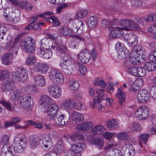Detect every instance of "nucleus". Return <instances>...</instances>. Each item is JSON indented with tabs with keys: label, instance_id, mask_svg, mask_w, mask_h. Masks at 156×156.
I'll use <instances>...</instances> for the list:
<instances>
[{
	"label": "nucleus",
	"instance_id": "nucleus-42",
	"mask_svg": "<svg viewBox=\"0 0 156 156\" xmlns=\"http://www.w3.org/2000/svg\"><path fill=\"white\" fill-rule=\"evenodd\" d=\"M59 32L65 36H71L72 34V30L66 27H63L61 28L59 30Z\"/></svg>",
	"mask_w": 156,
	"mask_h": 156
},
{
	"label": "nucleus",
	"instance_id": "nucleus-61",
	"mask_svg": "<svg viewBox=\"0 0 156 156\" xmlns=\"http://www.w3.org/2000/svg\"><path fill=\"white\" fill-rule=\"evenodd\" d=\"M65 139L66 141L72 146L74 145L76 143V141L74 135L71 136H68L66 137Z\"/></svg>",
	"mask_w": 156,
	"mask_h": 156
},
{
	"label": "nucleus",
	"instance_id": "nucleus-22",
	"mask_svg": "<svg viewBox=\"0 0 156 156\" xmlns=\"http://www.w3.org/2000/svg\"><path fill=\"white\" fill-rule=\"evenodd\" d=\"M71 117L73 122L77 124L82 122L84 120L83 115L75 111L72 112Z\"/></svg>",
	"mask_w": 156,
	"mask_h": 156
},
{
	"label": "nucleus",
	"instance_id": "nucleus-4",
	"mask_svg": "<svg viewBox=\"0 0 156 156\" xmlns=\"http://www.w3.org/2000/svg\"><path fill=\"white\" fill-rule=\"evenodd\" d=\"M28 71L26 68L20 66L16 68L12 73L13 77L17 81H26L28 77Z\"/></svg>",
	"mask_w": 156,
	"mask_h": 156
},
{
	"label": "nucleus",
	"instance_id": "nucleus-20",
	"mask_svg": "<svg viewBox=\"0 0 156 156\" xmlns=\"http://www.w3.org/2000/svg\"><path fill=\"white\" fill-rule=\"evenodd\" d=\"M40 142L41 147L45 150L50 149L53 145L52 138L50 136L47 135L42 140H41Z\"/></svg>",
	"mask_w": 156,
	"mask_h": 156
},
{
	"label": "nucleus",
	"instance_id": "nucleus-17",
	"mask_svg": "<svg viewBox=\"0 0 156 156\" xmlns=\"http://www.w3.org/2000/svg\"><path fill=\"white\" fill-rule=\"evenodd\" d=\"M119 23L122 26L126 27L123 28H129V30L130 28L138 29L137 25L135 21L130 19H123L119 21Z\"/></svg>",
	"mask_w": 156,
	"mask_h": 156
},
{
	"label": "nucleus",
	"instance_id": "nucleus-57",
	"mask_svg": "<svg viewBox=\"0 0 156 156\" xmlns=\"http://www.w3.org/2000/svg\"><path fill=\"white\" fill-rule=\"evenodd\" d=\"M116 137L120 140H125L127 139L129 136L127 133L122 132L117 134L116 135Z\"/></svg>",
	"mask_w": 156,
	"mask_h": 156
},
{
	"label": "nucleus",
	"instance_id": "nucleus-43",
	"mask_svg": "<svg viewBox=\"0 0 156 156\" xmlns=\"http://www.w3.org/2000/svg\"><path fill=\"white\" fill-rule=\"evenodd\" d=\"M105 129L101 125L94 127L92 129V133L94 134L100 135L104 132Z\"/></svg>",
	"mask_w": 156,
	"mask_h": 156
},
{
	"label": "nucleus",
	"instance_id": "nucleus-25",
	"mask_svg": "<svg viewBox=\"0 0 156 156\" xmlns=\"http://www.w3.org/2000/svg\"><path fill=\"white\" fill-rule=\"evenodd\" d=\"M12 9L11 13L8 17L5 18V20L14 23H16L19 21V17L16 16V12L15 11H16L15 7H13Z\"/></svg>",
	"mask_w": 156,
	"mask_h": 156
},
{
	"label": "nucleus",
	"instance_id": "nucleus-5",
	"mask_svg": "<svg viewBox=\"0 0 156 156\" xmlns=\"http://www.w3.org/2000/svg\"><path fill=\"white\" fill-rule=\"evenodd\" d=\"M7 42L5 46V49H7L9 46L10 47L9 49V51L10 54L14 58L16 56L18 51L19 50V47L16 42L14 41L12 43L13 41L12 37L10 36L7 37Z\"/></svg>",
	"mask_w": 156,
	"mask_h": 156
},
{
	"label": "nucleus",
	"instance_id": "nucleus-23",
	"mask_svg": "<svg viewBox=\"0 0 156 156\" xmlns=\"http://www.w3.org/2000/svg\"><path fill=\"white\" fill-rule=\"evenodd\" d=\"M52 99L49 96L43 95L40 98V104L43 107H47L52 102Z\"/></svg>",
	"mask_w": 156,
	"mask_h": 156
},
{
	"label": "nucleus",
	"instance_id": "nucleus-3",
	"mask_svg": "<svg viewBox=\"0 0 156 156\" xmlns=\"http://www.w3.org/2000/svg\"><path fill=\"white\" fill-rule=\"evenodd\" d=\"M48 74L50 80L53 83L60 84L64 82L65 78L63 75L58 70L52 69Z\"/></svg>",
	"mask_w": 156,
	"mask_h": 156
},
{
	"label": "nucleus",
	"instance_id": "nucleus-24",
	"mask_svg": "<svg viewBox=\"0 0 156 156\" xmlns=\"http://www.w3.org/2000/svg\"><path fill=\"white\" fill-rule=\"evenodd\" d=\"M35 85L38 87H42L46 84V80L43 76L38 75L34 76L33 78Z\"/></svg>",
	"mask_w": 156,
	"mask_h": 156
},
{
	"label": "nucleus",
	"instance_id": "nucleus-48",
	"mask_svg": "<svg viewBox=\"0 0 156 156\" xmlns=\"http://www.w3.org/2000/svg\"><path fill=\"white\" fill-rule=\"evenodd\" d=\"M88 11L86 9H81L77 13L76 16L77 18H84L88 14Z\"/></svg>",
	"mask_w": 156,
	"mask_h": 156
},
{
	"label": "nucleus",
	"instance_id": "nucleus-64",
	"mask_svg": "<svg viewBox=\"0 0 156 156\" xmlns=\"http://www.w3.org/2000/svg\"><path fill=\"white\" fill-rule=\"evenodd\" d=\"M121 154L122 151L117 149H115L113 151H110L109 156H122Z\"/></svg>",
	"mask_w": 156,
	"mask_h": 156
},
{
	"label": "nucleus",
	"instance_id": "nucleus-14",
	"mask_svg": "<svg viewBox=\"0 0 156 156\" xmlns=\"http://www.w3.org/2000/svg\"><path fill=\"white\" fill-rule=\"evenodd\" d=\"M59 109L58 105L55 103L52 104L47 109V112L48 118L50 120H53L58 115Z\"/></svg>",
	"mask_w": 156,
	"mask_h": 156
},
{
	"label": "nucleus",
	"instance_id": "nucleus-2",
	"mask_svg": "<svg viewBox=\"0 0 156 156\" xmlns=\"http://www.w3.org/2000/svg\"><path fill=\"white\" fill-rule=\"evenodd\" d=\"M14 146L13 150L17 153L22 152L26 147L27 144V138L24 134L16 135L14 139Z\"/></svg>",
	"mask_w": 156,
	"mask_h": 156
},
{
	"label": "nucleus",
	"instance_id": "nucleus-30",
	"mask_svg": "<svg viewBox=\"0 0 156 156\" xmlns=\"http://www.w3.org/2000/svg\"><path fill=\"white\" fill-rule=\"evenodd\" d=\"M75 38V41L72 42L70 44V47L73 49L77 48L78 47L79 43L78 42H83L85 39L83 37L78 35L75 34L73 35Z\"/></svg>",
	"mask_w": 156,
	"mask_h": 156
},
{
	"label": "nucleus",
	"instance_id": "nucleus-38",
	"mask_svg": "<svg viewBox=\"0 0 156 156\" xmlns=\"http://www.w3.org/2000/svg\"><path fill=\"white\" fill-rule=\"evenodd\" d=\"M86 144L83 143H75L74 145L71 146L72 150H76L77 151H80L85 150L86 148Z\"/></svg>",
	"mask_w": 156,
	"mask_h": 156
},
{
	"label": "nucleus",
	"instance_id": "nucleus-8",
	"mask_svg": "<svg viewBox=\"0 0 156 156\" xmlns=\"http://www.w3.org/2000/svg\"><path fill=\"white\" fill-rule=\"evenodd\" d=\"M33 39L30 38L27 41H22L20 44L21 48L26 53H32L34 51L35 46L33 43Z\"/></svg>",
	"mask_w": 156,
	"mask_h": 156
},
{
	"label": "nucleus",
	"instance_id": "nucleus-9",
	"mask_svg": "<svg viewBox=\"0 0 156 156\" xmlns=\"http://www.w3.org/2000/svg\"><path fill=\"white\" fill-rule=\"evenodd\" d=\"M150 110L147 107L143 106L140 107L135 111V115L139 119L145 120L149 116Z\"/></svg>",
	"mask_w": 156,
	"mask_h": 156
},
{
	"label": "nucleus",
	"instance_id": "nucleus-27",
	"mask_svg": "<svg viewBox=\"0 0 156 156\" xmlns=\"http://www.w3.org/2000/svg\"><path fill=\"white\" fill-rule=\"evenodd\" d=\"M129 145L125 144L122 147V156H133L135 154V149L128 148Z\"/></svg>",
	"mask_w": 156,
	"mask_h": 156
},
{
	"label": "nucleus",
	"instance_id": "nucleus-59",
	"mask_svg": "<svg viewBox=\"0 0 156 156\" xmlns=\"http://www.w3.org/2000/svg\"><path fill=\"white\" fill-rule=\"evenodd\" d=\"M145 20L147 22H156V14L152 13L148 15Z\"/></svg>",
	"mask_w": 156,
	"mask_h": 156
},
{
	"label": "nucleus",
	"instance_id": "nucleus-36",
	"mask_svg": "<svg viewBox=\"0 0 156 156\" xmlns=\"http://www.w3.org/2000/svg\"><path fill=\"white\" fill-rule=\"evenodd\" d=\"M119 22V20L116 19L112 20L109 21L107 19H104L102 21V26L104 28H106L109 25H115L118 24Z\"/></svg>",
	"mask_w": 156,
	"mask_h": 156
},
{
	"label": "nucleus",
	"instance_id": "nucleus-37",
	"mask_svg": "<svg viewBox=\"0 0 156 156\" xmlns=\"http://www.w3.org/2000/svg\"><path fill=\"white\" fill-rule=\"evenodd\" d=\"M73 100L69 98L66 99L61 104V106L65 109H72Z\"/></svg>",
	"mask_w": 156,
	"mask_h": 156
},
{
	"label": "nucleus",
	"instance_id": "nucleus-39",
	"mask_svg": "<svg viewBox=\"0 0 156 156\" xmlns=\"http://www.w3.org/2000/svg\"><path fill=\"white\" fill-rule=\"evenodd\" d=\"M144 67L148 71H153L156 69V64L152 62H147L144 64Z\"/></svg>",
	"mask_w": 156,
	"mask_h": 156
},
{
	"label": "nucleus",
	"instance_id": "nucleus-6",
	"mask_svg": "<svg viewBox=\"0 0 156 156\" xmlns=\"http://www.w3.org/2000/svg\"><path fill=\"white\" fill-rule=\"evenodd\" d=\"M32 98L30 96L27 94H24L20 99V105L27 111L31 110L32 108Z\"/></svg>",
	"mask_w": 156,
	"mask_h": 156
},
{
	"label": "nucleus",
	"instance_id": "nucleus-50",
	"mask_svg": "<svg viewBox=\"0 0 156 156\" xmlns=\"http://www.w3.org/2000/svg\"><path fill=\"white\" fill-rule=\"evenodd\" d=\"M35 61L36 58L34 55H30L27 56L26 63L27 65L32 66L34 63Z\"/></svg>",
	"mask_w": 156,
	"mask_h": 156
},
{
	"label": "nucleus",
	"instance_id": "nucleus-63",
	"mask_svg": "<svg viewBox=\"0 0 156 156\" xmlns=\"http://www.w3.org/2000/svg\"><path fill=\"white\" fill-rule=\"evenodd\" d=\"M137 67L138 66H134L130 67L127 69V72L130 74L136 76L137 73Z\"/></svg>",
	"mask_w": 156,
	"mask_h": 156
},
{
	"label": "nucleus",
	"instance_id": "nucleus-45",
	"mask_svg": "<svg viewBox=\"0 0 156 156\" xmlns=\"http://www.w3.org/2000/svg\"><path fill=\"white\" fill-rule=\"evenodd\" d=\"M97 23V19L94 16H91L89 18L88 24L91 28H93L96 27Z\"/></svg>",
	"mask_w": 156,
	"mask_h": 156
},
{
	"label": "nucleus",
	"instance_id": "nucleus-52",
	"mask_svg": "<svg viewBox=\"0 0 156 156\" xmlns=\"http://www.w3.org/2000/svg\"><path fill=\"white\" fill-rule=\"evenodd\" d=\"M115 144L114 143H108L105 146V150L107 153V154L109 156V153L110 151H113L115 149Z\"/></svg>",
	"mask_w": 156,
	"mask_h": 156
},
{
	"label": "nucleus",
	"instance_id": "nucleus-10",
	"mask_svg": "<svg viewBox=\"0 0 156 156\" xmlns=\"http://www.w3.org/2000/svg\"><path fill=\"white\" fill-rule=\"evenodd\" d=\"M47 89L50 96L54 98H58L61 95V88L60 87L56 84L50 85Z\"/></svg>",
	"mask_w": 156,
	"mask_h": 156
},
{
	"label": "nucleus",
	"instance_id": "nucleus-31",
	"mask_svg": "<svg viewBox=\"0 0 156 156\" xmlns=\"http://www.w3.org/2000/svg\"><path fill=\"white\" fill-rule=\"evenodd\" d=\"M129 132H140L142 129V126L138 123L134 122L129 125L128 128Z\"/></svg>",
	"mask_w": 156,
	"mask_h": 156
},
{
	"label": "nucleus",
	"instance_id": "nucleus-12",
	"mask_svg": "<svg viewBox=\"0 0 156 156\" xmlns=\"http://www.w3.org/2000/svg\"><path fill=\"white\" fill-rule=\"evenodd\" d=\"M137 99L139 103L149 102L150 100L149 92L145 89L140 90L137 93Z\"/></svg>",
	"mask_w": 156,
	"mask_h": 156
},
{
	"label": "nucleus",
	"instance_id": "nucleus-51",
	"mask_svg": "<svg viewBox=\"0 0 156 156\" xmlns=\"http://www.w3.org/2000/svg\"><path fill=\"white\" fill-rule=\"evenodd\" d=\"M69 87L71 90H76L79 87V84L77 81L70 80L69 82Z\"/></svg>",
	"mask_w": 156,
	"mask_h": 156
},
{
	"label": "nucleus",
	"instance_id": "nucleus-26",
	"mask_svg": "<svg viewBox=\"0 0 156 156\" xmlns=\"http://www.w3.org/2000/svg\"><path fill=\"white\" fill-rule=\"evenodd\" d=\"M83 22L82 21H78L73 24L72 30L75 33L80 34L83 32Z\"/></svg>",
	"mask_w": 156,
	"mask_h": 156
},
{
	"label": "nucleus",
	"instance_id": "nucleus-54",
	"mask_svg": "<svg viewBox=\"0 0 156 156\" xmlns=\"http://www.w3.org/2000/svg\"><path fill=\"white\" fill-rule=\"evenodd\" d=\"M77 64L79 68V70L80 75H85L87 72V68L79 62H77Z\"/></svg>",
	"mask_w": 156,
	"mask_h": 156
},
{
	"label": "nucleus",
	"instance_id": "nucleus-1",
	"mask_svg": "<svg viewBox=\"0 0 156 156\" xmlns=\"http://www.w3.org/2000/svg\"><path fill=\"white\" fill-rule=\"evenodd\" d=\"M55 42L54 44H52L51 42H49L47 40L43 39L41 41V46L40 48V52L41 56L43 58L45 59H48L52 56V52L50 48L51 46V48L53 49H54L58 47V45L55 44Z\"/></svg>",
	"mask_w": 156,
	"mask_h": 156
},
{
	"label": "nucleus",
	"instance_id": "nucleus-16",
	"mask_svg": "<svg viewBox=\"0 0 156 156\" xmlns=\"http://www.w3.org/2000/svg\"><path fill=\"white\" fill-rule=\"evenodd\" d=\"M69 113H68L67 116L61 113H58L55 119V121L58 126H63L68 122L69 119Z\"/></svg>",
	"mask_w": 156,
	"mask_h": 156
},
{
	"label": "nucleus",
	"instance_id": "nucleus-15",
	"mask_svg": "<svg viewBox=\"0 0 156 156\" xmlns=\"http://www.w3.org/2000/svg\"><path fill=\"white\" fill-rule=\"evenodd\" d=\"M129 31V28L122 27L113 28L111 30L109 36L111 38H118L122 37L124 34L123 30Z\"/></svg>",
	"mask_w": 156,
	"mask_h": 156
},
{
	"label": "nucleus",
	"instance_id": "nucleus-11",
	"mask_svg": "<svg viewBox=\"0 0 156 156\" xmlns=\"http://www.w3.org/2000/svg\"><path fill=\"white\" fill-rule=\"evenodd\" d=\"M105 91V89H97L96 91L97 93L98 94V96L94 100V102L93 103L90 102V106L93 108L97 107L98 109H101V105L100 104V102L101 101L105 99L103 93Z\"/></svg>",
	"mask_w": 156,
	"mask_h": 156
},
{
	"label": "nucleus",
	"instance_id": "nucleus-32",
	"mask_svg": "<svg viewBox=\"0 0 156 156\" xmlns=\"http://www.w3.org/2000/svg\"><path fill=\"white\" fill-rule=\"evenodd\" d=\"M107 127L110 130L117 129L119 128V122L116 119L109 120L107 123Z\"/></svg>",
	"mask_w": 156,
	"mask_h": 156
},
{
	"label": "nucleus",
	"instance_id": "nucleus-33",
	"mask_svg": "<svg viewBox=\"0 0 156 156\" xmlns=\"http://www.w3.org/2000/svg\"><path fill=\"white\" fill-rule=\"evenodd\" d=\"M21 96V92L19 90H15L10 92L9 94V98L12 101L18 100Z\"/></svg>",
	"mask_w": 156,
	"mask_h": 156
},
{
	"label": "nucleus",
	"instance_id": "nucleus-35",
	"mask_svg": "<svg viewBox=\"0 0 156 156\" xmlns=\"http://www.w3.org/2000/svg\"><path fill=\"white\" fill-rule=\"evenodd\" d=\"M92 127L93 124L92 122H88L79 124L76 127V129L79 130H87L91 129Z\"/></svg>",
	"mask_w": 156,
	"mask_h": 156
},
{
	"label": "nucleus",
	"instance_id": "nucleus-55",
	"mask_svg": "<svg viewBox=\"0 0 156 156\" xmlns=\"http://www.w3.org/2000/svg\"><path fill=\"white\" fill-rule=\"evenodd\" d=\"M13 147L11 146H9L6 151H2L1 154L2 156H14L12 154Z\"/></svg>",
	"mask_w": 156,
	"mask_h": 156
},
{
	"label": "nucleus",
	"instance_id": "nucleus-7",
	"mask_svg": "<svg viewBox=\"0 0 156 156\" xmlns=\"http://www.w3.org/2000/svg\"><path fill=\"white\" fill-rule=\"evenodd\" d=\"M57 50L58 52L64 54V55L62 56V60L60 63H64L67 64H72V58L71 55L68 53V50L65 46H59L57 48Z\"/></svg>",
	"mask_w": 156,
	"mask_h": 156
},
{
	"label": "nucleus",
	"instance_id": "nucleus-46",
	"mask_svg": "<svg viewBox=\"0 0 156 156\" xmlns=\"http://www.w3.org/2000/svg\"><path fill=\"white\" fill-rule=\"evenodd\" d=\"M55 150L58 153H61L64 150V147L63 143L61 140H59L58 141L57 144L55 146Z\"/></svg>",
	"mask_w": 156,
	"mask_h": 156
},
{
	"label": "nucleus",
	"instance_id": "nucleus-49",
	"mask_svg": "<svg viewBox=\"0 0 156 156\" xmlns=\"http://www.w3.org/2000/svg\"><path fill=\"white\" fill-rule=\"evenodd\" d=\"M66 156H81V152L77 151L76 150H72L71 147L69 151L67 150L66 152Z\"/></svg>",
	"mask_w": 156,
	"mask_h": 156
},
{
	"label": "nucleus",
	"instance_id": "nucleus-13",
	"mask_svg": "<svg viewBox=\"0 0 156 156\" xmlns=\"http://www.w3.org/2000/svg\"><path fill=\"white\" fill-rule=\"evenodd\" d=\"M15 87V82L12 79L8 78L4 81L2 83V90L5 92L13 90Z\"/></svg>",
	"mask_w": 156,
	"mask_h": 156
},
{
	"label": "nucleus",
	"instance_id": "nucleus-53",
	"mask_svg": "<svg viewBox=\"0 0 156 156\" xmlns=\"http://www.w3.org/2000/svg\"><path fill=\"white\" fill-rule=\"evenodd\" d=\"M130 3L132 7H140L142 5V0H131Z\"/></svg>",
	"mask_w": 156,
	"mask_h": 156
},
{
	"label": "nucleus",
	"instance_id": "nucleus-18",
	"mask_svg": "<svg viewBox=\"0 0 156 156\" xmlns=\"http://www.w3.org/2000/svg\"><path fill=\"white\" fill-rule=\"evenodd\" d=\"M91 56V54L88 50L83 49L79 54L78 58L81 62L86 63L89 62Z\"/></svg>",
	"mask_w": 156,
	"mask_h": 156
},
{
	"label": "nucleus",
	"instance_id": "nucleus-41",
	"mask_svg": "<svg viewBox=\"0 0 156 156\" xmlns=\"http://www.w3.org/2000/svg\"><path fill=\"white\" fill-rule=\"evenodd\" d=\"M44 20L47 22H52V25L54 26H58L60 24L59 20L56 16L46 17L44 18Z\"/></svg>",
	"mask_w": 156,
	"mask_h": 156
},
{
	"label": "nucleus",
	"instance_id": "nucleus-19",
	"mask_svg": "<svg viewBox=\"0 0 156 156\" xmlns=\"http://www.w3.org/2000/svg\"><path fill=\"white\" fill-rule=\"evenodd\" d=\"M72 64L60 63V67L62 72L65 74L70 75L74 73L76 70V65Z\"/></svg>",
	"mask_w": 156,
	"mask_h": 156
},
{
	"label": "nucleus",
	"instance_id": "nucleus-58",
	"mask_svg": "<svg viewBox=\"0 0 156 156\" xmlns=\"http://www.w3.org/2000/svg\"><path fill=\"white\" fill-rule=\"evenodd\" d=\"M149 136V135L148 134H141L139 137V141L142 142L144 144H146Z\"/></svg>",
	"mask_w": 156,
	"mask_h": 156
},
{
	"label": "nucleus",
	"instance_id": "nucleus-56",
	"mask_svg": "<svg viewBox=\"0 0 156 156\" xmlns=\"http://www.w3.org/2000/svg\"><path fill=\"white\" fill-rule=\"evenodd\" d=\"M136 76L141 77L146 75V71L144 68H143L141 67L138 66Z\"/></svg>",
	"mask_w": 156,
	"mask_h": 156
},
{
	"label": "nucleus",
	"instance_id": "nucleus-40",
	"mask_svg": "<svg viewBox=\"0 0 156 156\" xmlns=\"http://www.w3.org/2000/svg\"><path fill=\"white\" fill-rule=\"evenodd\" d=\"M0 104L9 111L12 112L14 111V108L12 107V105L9 101L2 100L0 101Z\"/></svg>",
	"mask_w": 156,
	"mask_h": 156
},
{
	"label": "nucleus",
	"instance_id": "nucleus-60",
	"mask_svg": "<svg viewBox=\"0 0 156 156\" xmlns=\"http://www.w3.org/2000/svg\"><path fill=\"white\" fill-rule=\"evenodd\" d=\"M137 37L136 35H135L132 38L130 39V40L128 43L129 45L131 47H134L137 44Z\"/></svg>",
	"mask_w": 156,
	"mask_h": 156
},
{
	"label": "nucleus",
	"instance_id": "nucleus-28",
	"mask_svg": "<svg viewBox=\"0 0 156 156\" xmlns=\"http://www.w3.org/2000/svg\"><path fill=\"white\" fill-rule=\"evenodd\" d=\"M123 88L122 87L118 88L117 93H116V96L119 100L120 104L122 105L125 101L126 95L123 91Z\"/></svg>",
	"mask_w": 156,
	"mask_h": 156
},
{
	"label": "nucleus",
	"instance_id": "nucleus-34",
	"mask_svg": "<svg viewBox=\"0 0 156 156\" xmlns=\"http://www.w3.org/2000/svg\"><path fill=\"white\" fill-rule=\"evenodd\" d=\"M140 55L138 54L137 52H135V50H132L131 51L129 57V61L130 62L133 64H136L137 61L139 59Z\"/></svg>",
	"mask_w": 156,
	"mask_h": 156
},
{
	"label": "nucleus",
	"instance_id": "nucleus-62",
	"mask_svg": "<svg viewBox=\"0 0 156 156\" xmlns=\"http://www.w3.org/2000/svg\"><path fill=\"white\" fill-rule=\"evenodd\" d=\"M30 148L32 149L37 148L38 146L37 139L35 138H32L30 140Z\"/></svg>",
	"mask_w": 156,
	"mask_h": 156
},
{
	"label": "nucleus",
	"instance_id": "nucleus-21",
	"mask_svg": "<svg viewBox=\"0 0 156 156\" xmlns=\"http://www.w3.org/2000/svg\"><path fill=\"white\" fill-rule=\"evenodd\" d=\"M34 70L36 72L45 73L48 69V66L46 64L39 62H36L33 66Z\"/></svg>",
	"mask_w": 156,
	"mask_h": 156
},
{
	"label": "nucleus",
	"instance_id": "nucleus-47",
	"mask_svg": "<svg viewBox=\"0 0 156 156\" xmlns=\"http://www.w3.org/2000/svg\"><path fill=\"white\" fill-rule=\"evenodd\" d=\"M93 142L99 149L102 148L104 144L103 140L100 138L94 139L93 141Z\"/></svg>",
	"mask_w": 156,
	"mask_h": 156
},
{
	"label": "nucleus",
	"instance_id": "nucleus-29",
	"mask_svg": "<svg viewBox=\"0 0 156 156\" xmlns=\"http://www.w3.org/2000/svg\"><path fill=\"white\" fill-rule=\"evenodd\" d=\"M14 58L9 53H6L2 56L1 62L3 64L5 65H8L11 64L12 59Z\"/></svg>",
	"mask_w": 156,
	"mask_h": 156
},
{
	"label": "nucleus",
	"instance_id": "nucleus-44",
	"mask_svg": "<svg viewBox=\"0 0 156 156\" xmlns=\"http://www.w3.org/2000/svg\"><path fill=\"white\" fill-rule=\"evenodd\" d=\"M129 51L126 48L122 51H117L118 58L120 59H123L128 56Z\"/></svg>",
	"mask_w": 156,
	"mask_h": 156
}]
</instances>
